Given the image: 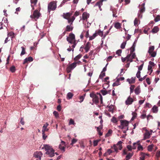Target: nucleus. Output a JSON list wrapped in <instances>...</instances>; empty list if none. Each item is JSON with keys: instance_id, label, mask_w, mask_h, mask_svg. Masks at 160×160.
Masks as SVG:
<instances>
[{"instance_id": "nucleus-1", "label": "nucleus", "mask_w": 160, "mask_h": 160, "mask_svg": "<svg viewBox=\"0 0 160 160\" xmlns=\"http://www.w3.org/2000/svg\"><path fill=\"white\" fill-rule=\"evenodd\" d=\"M90 96L92 98V101L95 104L98 103L99 100H100L101 103H102V97L100 93H97L95 94L94 93H90Z\"/></svg>"}, {"instance_id": "nucleus-24", "label": "nucleus", "mask_w": 160, "mask_h": 160, "mask_svg": "<svg viewBox=\"0 0 160 160\" xmlns=\"http://www.w3.org/2000/svg\"><path fill=\"white\" fill-rule=\"evenodd\" d=\"M71 25H67L66 27V30L67 32H70L72 31L73 29V27L71 26Z\"/></svg>"}, {"instance_id": "nucleus-26", "label": "nucleus", "mask_w": 160, "mask_h": 160, "mask_svg": "<svg viewBox=\"0 0 160 160\" xmlns=\"http://www.w3.org/2000/svg\"><path fill=\"white\" fill-rule=\"evenodd\" d=\"M159 30V28L158 26L154 27L152 30V32L153 33H156L158 32Z\"/></svg>"}, {"instance_id": "nucleus-6", "label": "nucleus", "mask_w": 160, "mask_h": 160, "mask_svg": "<svg viewBox=\"0 0 160 160\" xmlns=\"http://www.w3.org/2000/svg\"><path fill=\"white\" fill-rule=\"evenodd\" d=\"M85 47L82 46L80 48V51L82 52L83 49L84 48L86 52H87L89 50L90 48L91 47V44L90 42H87L85 45Z\"/></svg>"}, {"instance_id": "nucleus-64", "label": "nucleus", "mask_w": 160, "mask_h": 160, "mask_svg": "<svg viewBox=\"0 0 160 160\" xmlns=\"http://www.w3.org/2000/svg\"><path fill=\"white\" fill-rule=\"evenodd\" d=\"M98 141L97 140H94L93 142V146L95 147L98 145Z\"/></svg>"}, {"instance_id": "nucleus-17", "label": "nucleus", "mask_w": 160, "mask_h": 160, "mask_svg": "<svg viewBox=\"0 0 160 160\" xmlns=\"http://www.w3.org/2000/svg\"><path fill=\"white\" fill-rule=\"evenodd\" d=\"M151 134L148 131H147L144 134V138L143 140H145L150 138Z\"/></svg>"}, {"instance_id": "nucleus-59", "label": "nucleus", "mask_w": 160, "mask_h": 160, "mask_svg": "<svg viewBox=\"0 0 160 160\" xmlns=\"http://www.w3.org/2000/svg\"><path fill=\"white\" fill-rule=\"evenodd\" d=\"M138 20L137 18H136L134 21V24L135 26L138 24Z\"/></svg>"}, {"instance_id": "nucleus-35", "label": "nucleus", "mask_w": 160, "mask_h": 160, "mask_svg": "<svg viewBox=\"0 0 160 160\" xmlns=\"http://www.w3.org/2000/svg\"><path fill=\"white\" fill-rule=\"evenodd\" d=\"M73 96V94L71 92H69L67 94V98L68 99H71Z\"/></svg>"}, {"instance_id": "nucleus-51", "label": "nucleus", "mask_w": 160, "mask_h": 160, "mask_svg": "<svg viewBox=\"0 0 160 160\" xmlns=\"http://www.w3.org/2000/svg\"><path fill=\"white\" fill-rule=\"evenodd\" d=\"M97 33L100 36L102 37L103 35V32L99 30L98 31Z\"/></svg>"}, {"instance_id": "nucleus-52", "label": "nucleus", "mask_w": 160, "mask_h": 160, "mask_svg": "<svg viewBox=\"0 0 160 160\" xmlns=\"http://www.w3.org/2000/svg\"><path fill=\"white\" fill-rule=\"evenodd\" d=\"M10 70L12 72H15L16 69L15 68L14 66H12L10 68Z\"/></svg>"}, {"instance_id": "nucleus-60", "label": "nucleus", "mask_w": 160, "mask_h": 160, "mask_svg": "<svg viewBox=\"0 0 160 160\" xmlns=\"http://www.w3.org/2000/svg\"><path fill=\"white\" fill-rule=\"evenodd\" d=\"M42 135L43 139L44 140H45L47 136L45 135V132H42Z\"/></svg>"}, {"instance_id": "nucleus-34", "label": "nucleus", "mask_w": 160, "mask_h": 160, "mask_svg": "<svg viewBox=\"0 0 160 160\" xmlns=\"http://www.w3.org/2000/svg\"><path fill=\"white\" fill-rule=\"evenodd\" d=\"M132 118L131 120L132 121L133 120L137 117V113L135 112H133L132 113Z\"/></svg>"}, {"instance_id": "nucleus-37", "label": "nucleus", "mask_w": 160, "mask_h": 160, "mask_svg": "<svg viewBox=\"0 0 160 160\" xmlns=\"http://www.w3.org/2000/svg\"><path fill=\"white\" fill-rule=\"evenodd\" d=\"M135 87V86L134 85H131V86L130 88V94L133 92Z\"/></svg>"}, {"instance_id": "nucleus-36", "label": "nucleus", "mask_w": 160, "mask_h": 160, "mask_svg": "<svg viewBox=\"0 0 160 160\" xmlns=\"http://www.w3.org/2000/svg\"><path fill=\"white\" fill-rule=\"evenodd\" d=\"M112 132V131L111 129H109L108 132L106 134V137H109L110 136Z\"/></svg>"}, {"instance_id": "nucleus-11", "label": "nucleus", "mask_w": 160, "mask_h": 160, "mask_svg": "<svg viewBox=\"0 0 160 160\" xmlns=\"http://www.w3.org/2000/svg\"><path fill=\"white\" fill-rule=\"evenodd\" d=\"M40 14L38 10H35L33 13V14L31 15L30 17L34 19H38L40 16Z\"/></svg>"}, {"instance_id": "nucleus-7", "label": "nucleus", "mask_w": 160, "mask_h": 160, "mask_svg": "<svg viewBox=\"0 0 160 160\" xmlns=\"http://www.w3.org/2000/svg\"><path fill=\"white\" fill-rule=\"evenodd\" d=\"M122 142L121 141H119L116 144H114L113 146V148L115 151L117 152H118V149L121 150L122 148Z\"/></svg>"}, {"instance_id": "nucleus-32", "label": "nucleus", "mask_w": 160, "mask_h": 160, "mask_svg": "<svg viewBox=\"0 0 160 160\" xmlns=\"http://www.w3.org/2000/svg\"><path fill=\"white\" fill-rule=\"evenodd\" d=\"M133 155L132 153H129L126 156V160H128L131 158Z\"/></svg>"}, {"instance_id": "nucleus-4", "label": "nucleus", "mask_w": 160, "mask_h": 160, "mask_svg": "<svg viewBox=\"0 0 160 160\" xmlns=\"http://www.w3.org/2000/svg\"><path fill=\"white\" fill-rule=\"evenodd\" d=\"M80 62V61H75L74 62L68 65L66 69L67 72L68 73L71 72V71L76 67L77 65H79Z\"/></svg>"}, {"instance_id": "nucleus-29", "label": "nucleus", "mask_w": 160, "mask_h": 160, "mask_svg": "<svg viewBox=\"0 0 160 160\" xmlns=\"http://www.w3.org/2000/svg\"><path fill=\"white\" fill-rule=\"evenodd\" d=\"M119 81H120V79H119V78H117V80H116V82H114L112 86L113 87H114L115 86H117L120 85V84Z\"/></svg>"}, {"instance_id": "nucleus-21", "label": "nucleus", "mask_w": 160, "mask_h": 160, "mask_svg": "<svg viewBox=\"0 0 160 160\" xmlns=\"http://www.w3.org/2000/svg\"><path fill=\"white\" fill-rule=\"evenodd\" d=\"M133 61H122L125 64V67L126 68H128L130 65V63Z\"/></svg>"}, {"instance_id": "nucleus-48", "label": "nucleus", "mask_w": 160, "mask_h": 160, "mask_svg": "<svg viewBox=\"0 0 160 160\" xmlns=\"http://www.w3.org/2000/svg\"><path fill=\"white\" fill-rule=\"evenodd\" d=\"M82 57V54H79L77 55L76 57L74 58V60H78L80 59V58Z\"/></svg>"}, {"instance_id": "nucleus-12", "label": "nucleus", "mask_w": 160, "mask_h": 160, "mask_svg": "<svg viewBox=\"0 0 160 160\" xmlns=\"http://www.w3.org/2000/svg\"><path fill=\"white\" fill-rule=\"evenodd\" d=\"M121 128H124V127H128V125L129 122L126 120H121ZM121 127V126H119Z\"/></svg>"}, {"instance_id": "nucleus-46", "label": "nucleus", "mask_w": 160, "mask_h": 160, "mask_svg": "<svg viewBox=\"0 0 160 160\" xmlns=\"http://www.w3.org/2000/svg\"><path fill=\"white\" fill-rule=\"evenodd\" d=\"M101 92L103 95H106L108 93V92L106 90H101Z\"/></svg>"}, {"instance_id": "nucleus-33", "label": "nucleus", "mask_w": 160, "mask_h": 160, "mask_svg": "<svg viewBox=\"0 0 160 160\" xmlns=\"http://www.w3.org/2000/svg\"><path fill=\"white\" fill-rule=\"evenodd\" d=\"M75 17H74V16H73L72 17V18H70V19L69 18L68 19V23H70L71 22V24H72V22L75 20Z\"/></svg>"}, {"instance_id": "nucleus-16", "label": "nucleus", "mask_w": 160, "mask_h": 160, "mask_svg": "<svg viewBox=\"0 0 160 160\" xmlns=\"http://www.w3.org/2000/svg\"><path fill=\"white\" fill-rule=\"evenodd\" d=\"M103 0H101L99 2H98L96 3L94 7L98 6L99 9L100 11L102 10V9L101 8V6L102 5V2Z\"/></svg>"}, {"instance_id": "nucleus-5", "label": "nucleus", "mask_w": 160, "mask_h": 160, "mask_svg": "<svg viewBox=\"0 0 160 160\" xmlns=\"http://www.w3.org/2000/svg\"><path fill=\"white\" fill-rule=\"evenodd\" d=\"M57 8L56 2L53 1L50 2L48 4V10L50 12L51 11H54Z\"/></svg>"}, {"instance_id": "nucleus-28", "label": "nucleus", "mask_w": 160, "mask_h": 160, "mask_svg": "<svg viewBox=\"0 0 160 160\" xmlns=\"http://www.w3.org/2000/svg\"><path fill=\"white\" fill-rule=\"evenodd\" d=\"M108 108V111L110 112H112V113H113V106L112 105H111L110 106H108L107 107Z\"/></svg>"}, {"instance_id": "nucleus-38", "label": "nucleus", "mask_w": 160, "mask_h": 160, "mask_svg": "<svg viewBox=\"0 0 160 160\" xmlns=\"http://www.w3.org/2000/svg\"><path fill=\"white\" fill-rule=\"evenodd\" d=\"M122 52V50L121 49H119L116 52V54L118 56H120Z\"/></svg>"}, {"instance_id": "nucleus-15", "label": "nucleus", "mask_w": 160, "mask_h": 160, "mask_svg": "<svg viewBox=\"0 0 160 160\" xmlns=\"http://www.w3.org/2000/svg\"><path fill=\"white\" fill-rule=\"evenodd\" d=\"M133 102V99L129 96L125 101V104L127 105H130Z\"/></svg>"}, {"instance_id": "nucleus-2", "label": "nucleus", "mask_w": 160, "mask_h": 160, "mask_svg": "<svg viewBox=\"0 0 160 160\" xmlns=\"http://www.w3.org/2000/svg\"><path fill=\"white\" fill-rule=\"evenodd\" d=\"M44 148L47 152H45L46 154L48 155L50 157H52L54 156V150L53 149L51 146L47 144L43 145L42 149Z\"/></svg>"}, {"instance_id": "nucleus-14", "label": "nucleus", "mask_w": 160, "mask_h": 160, "mask_svg": "<svg viewBox=\"0 0 160 160\" xmlns=\"http://www.w3.org/2000/svg\"><path fill=\"white\" fill-rule=\"evenodd\" d=\"M66 147L65 142L63 141H62L59 145V148L64 152L65 151Z\"/></svg>"}, {"instance_id": "nucleus-19", "label": "nucleus", "mask_w": 160, "mask_h": 160, "mask_svg": "<svg viewBox=\"0 0 160 160\" xmlns=\"http://www.w3.org/2000/svg\"><path fill=\"white\" fill-rule=\"evenodd\" d=\"M72 14L70 12H67L66 13H64L63 15V18L68 20L72 15Z\"/></svg>"}, {"instance_id": "nucleus-23", "label": "nucleus", "mask_w": 160, "mask_h": 160, "mask_svg": "<svg viewBox=\"0 0 160 160\" xmlns=\"http://www.w3.org/2000/svg\"><path fill=\"white\" fill-rule=\"evenodd\" d=\"M148 155V154H146L145 153L141 152L140 153L141 156L140 157V160H144L145 155Z\"/></svg>"}, {"instance_id": "nucleus-40", "label": "nucleus", "mask_w": 160, "mask_h": 160, "mask_svg": "<svg viewBox=\"0 0 160 160\" xmlns=\"http://www.w3.org/2000/svg\"><path fill=\"white\" fill-rule=\"evenodd\" d=\"M21 48L22 49V51L21 52V53L20 55L21 56H22L25 54V48L24 47H21Z\"/></svg>"}, {"instance_id": "nucleus-41", "label": "nucleus", "mask_w": 160, "mask_h": 160, "mask_svg": "<svg viewBox=\"0 0 160 160\" xmlns=\"http://www.w3.org/2000/svg\"><path fill=\"white\" fill-rule=\"evenodd\" d=\"M14 33L12 32H9L8 34V36L9 37H11L12 38H13L14 37Z\"/></svg>"}, {"instance_id": "nucleus-20", "label": "nucleus", "mask_w": 160, "mask_h": 160, "mask_svg": "<svg viewBox=\"0 0 160 160\" xmlns=\"http://www.w3.org/2000/svg\"><path fill=\"white\" fill-rule=\"evenodd\" d=\"M89 14L86 12H84L82 15V19L85 20L89 17Z\"/></svg>"}, {"instance_id": "nucleus-54", "label": "nucleus", "mask_w": 160, "mask_h": 160, "mask_svg": "<svg viewBox=\"0 0 160 160\" xmlns=\"http://www.w3.org/2000/svg\"><path fill=\"white\" fill-rule=\"evenodd\" d=\"M38 2V0H32L31 1V2L32 4H33L34 5H35Z\"/></svg>"}, {"instance_id": "nucleus-42", "label": "nucleus", "mask_w": 160, "mask_h": 160, "mask_svg": "<svg viewBox=\"0 0 160 160\" xmlns=\"http://www.w3.org/2000/svg\"><path fill=\"white\" fill-rule=\"evenodd\" d=\"M111 121L114 123H116L117 122L118 120L116 118L113 117L111 119Z\"/></svg>"}, {"instance_id": "nucleus-8", "label": "nucleus", "mask_w": 160, "mask_h": 160, "mask_svg": "<svg viewBox=\"0 0 160 160\" xmlns=\"http://www.w3.org/2000/svg\"><path fill=\"white\" fill-rule=\"evenodd\" d=\"M154 49V47L153 46H151L149 48L148 52L152 57H155L156 55V52L153 51Z\"/></svg>"}, {"instance_id": "nucleus-27", "label": "nucleus", "mask_w": 160, "mask_h": 160, "mask_svg": "<svg viewBox=\"0 0 160 160\" xmlns=\"http://www.w3.org/2000/svg\"><path fill=\"white\" fill-rule=\"evenodd\" d=\"M135 77L134 78H132L131 79L128 78L127 79V82H129V84L133 83H134L135 82Z\"/></svg>"}, {"instance_id": "nucleus-10", "label": "nucleus", "mask_w": 160, "mask_h": 160, "mask_svg": "<svg viewBox=\"0 0 160 160\" xmlns=\"http://www.w3.org/2000/svg\"><path fill=\"white\" fill-rule=\"evenodd\" d=\"M131 56V59H136V60H138V58H136V55L135 53H133L132 52V53H130V54L128 55L127 57L125 58H123L122 57V60H130L129 58H130Z\"/></svg>"}, {"instance_id": "nucleus-13", "label": "nucleus", "mask_w": 160, "mask_h": 160, "mask_svg": "<svg viewBox=\"0 0 160 160\" xmlns=\"http://www.w3.org/2000/svg\"><path fill=\"white\" fill-rule=\"evenodd\" d=\"M155 65V64L154 63L151 61H150L149 62V65L148 67V70L150 72V74H151L153 71L152 68L153 67H154Z\"/></svg>"}, {"instance_id": "nucleus-56", "label": "nucleus", "mask_w": 160, "mask_h": 160, "mask_svg": "<svg viewBox=\"0 0 160 160\" xmlns=\"http://www.w3.org/2000/svg\"><path fill=\"white\" fill-rule=\"evenodd\" d=\"M84 98V96H81L79 98V99L80 100V101H79L80 103H81L83 101Z\"/></svg>"}, {"instance_id": "nucleus-55", "label": "nucleus", "mask_w": 160, "mask_h": 160, "mask_svg": "<svg viewBox=\"0 0 160 160\" xmlns=\"http://www.w3.org/2000/svg\"><path fill=\"white\" fill-rule=\"evenodd\" d=\"M145 8L144 6H142L140 9L139 12L140 13H142L145 11Z\"/></svg>"}, {"instance_id": "nucleus-22", "label": "nucleus", "mask_w": 160, "mask_h": 160, "mask_svg": "<svg viewBox=\"0 0 160 160\" xmlns=\"http://www.w3.org/2000/svg\"><path fill=\"white\" fill-rule=\"evenodd\" d=\"M137 61L139 62H137L138 64H139V63H141L140 66L138 67V71H140L142 69V67L144 65V62L142 61H140V62H139V61Z\"/></svg>"}, {"instance_id": "nucleus-47", "label": "nucleus", "mask_w": 160, "mask_h": 160, "mask_svg": "<svg viewBox=\"0 0 160 160\" xmlns=\"http://www.w3.org/2000/svg\"><path fill=\"white\" fill-rule=\"evenodd\" d=\"M126 44V42H123L121 45V48L122 49H124Z\"/></svg>"}, {"instance_id": "nucleus-30", "label": "nucleus", "mask_w": 160, "mask_h": 160, "mask_svg": "<svg viewBox=\"0 0 160 160\" xmlns=\"http://www.w3.org/2000/svg\"><path fill=\"white\" fill-rule=\"evenodd\" d=\"M140 88L139 86L137 87L134 90L135 93L137 94H138L140 92Z\"/></svg>"}, {"instance_id": "nucleus-58", "label": "nucleus", "mask_w": 160, "mask_h": 160, "mask_svg": "<svg viewBox=\"0 0 160 160\" xmlns=\"http://www.w3.org/2000/svg\"><path fill=\"white\" fill-rule=\"evenodd\" d=\"M20 123L22 125H24V121L23 118H21Z\"/></svg>"}, {"instance_id": "nucleus-62", "label": "nucleus", "mask_w": 160, "mask_h": 160, "mask_svg": "<svg viewBox=\"0 0 160 160\" xmlns=\"http://www.w3.org/2000/svg\"><path fill=\"white\" fill-rule=\"evenodd\" d=\"M138 150H142L143 148L142 147L141 145H139L138 147Z\"/></svg>"}, {"instance_id": "nucleus-63", "label": "nucleus", "mask_w": 160, "mask_h": 160, "mask_svg": "<svg viewBox=\"0 0 160 160\" xmlns=\"http://www.w3.org/2000/svg\"><path fill=\"white\" fill-rule=\"evenodd\" d=\"M77 141V140L76 139L73 138L72 140V143H71V145H72L74 143H75Z\"/></svg>"}, {"instance_id": "nucleus-49", "label": "nucleus", "mask_w": 160, "mask_h": 160, "mask_svg": "<svg viewBox=\"0 0 160 160\" xmlns=\"http://www.w3.org/2000/svg\"><path fill=\"white\" fill-rule=\"evenodd\" d=\"M53 114L56 118H57L59 117V114L56 111H54L53 112Z\"/></svg>"}, {"instance_id": "nucleus-31", "label": "nucleus", "mask_w": 160, "mask_h": 160, "mask_svg": "<svg viewBox=\"0 0 160 160\" xmlns=\"http://www.w3.org/2000/svg\"><path fill=\"white\" fill-rule=\"evenodd\" d=\"M152 110L153 112L156 113L158 112V107L155 106H154L152 108Z\"/></svg>"}, {"instance_id": "nucleus-61", "label": "nucleus", "mask_w": 160, "mask_h": 160, "mask_svg": "<svg viewBox=\"0 0 160 160\" xmlns=\"http://www.w3.org/2000/svg\"><path fill=\"white\" fill-rule=\"evenodd\" d=\"M130 53H132V52H133L135 50V48H134V46L130 48Z\"/></svg>"}, {"instance_id": "nucleus-39", "label": "nucleus", "mask_w": 160, "mask_h": 160, "mask_svg": "<svg viewBox=\"0 0 160 160\" xmlns=\"http://www.w3.org/2000/svg\"><path fill=\"white\" fill-rule=\"evenodd\" d=\"M75 123L74 120L72 118H71L70 119L69 122V125L72 124L73 125H75Z\"/></svg>"}, {"instance_id": "nucleus-57", "label": "nucleus", "mask_w": 160, "mask_h": 160, "mask_svg": "<svg viewBox=\"0 0 160 160\" xmlns=\"http://www.w3.org/2000/svg\"><path fill=\"white\" fill-rule=\"evenodd\" d=\"M140 73L141 72L140 71H138L136 74V77L138 78H139L140 77Z\"/></svg>"}, {"instance_id": "nucleus-25", "label": "nucleus", "mask_w": 160, "mask_h": 160, "mask_svg": "<svg viewBox=\"0 0 160 160\" xmlns=\"http://www.w3.org/2000/svg\"><path fill=\"white\" fill-rule=\"evenodd\" d=\"M121 24L119 22H115L114 23V27L117 29H119L121 27Z\"/></svg>"}, {"instance_id": "nucleus-50", "label": "nucleus", "mask_w": 160, "mask_h": 160, "mask_svg": "<svg viewBox=\"0 0 160 160\" xmlns=\"http://www.w3.org/2000/svg\"><path fill=\"white\" fill-rule=\"evenodd\" d=\"M153 146L152 145H149L148 147V151H152L153 148Z\"/></svg>"}, {"instance_id": "nucleus-45", "label": "nucleus", "mask_w": 160, "mask_h": 160, "mask_svg": "<svg viewBox=\"0 0 160 160\" xmlns=\"http://www.w3.org/2000/svg\"><path fill=\"white\" fill-rule=\"evenodd\" d=\"M113 12V17H117V16L116 15V13H117V11L116 9H113L112 11Z\"/></svg>"}, {"instance_id": "nucleus-43", "label": "nucleus", "mask_w": 160, "mask_h": 160, "mask_svg": "<svg viewBox=\"0 0 160 160\" xmlns=\"http://www.w3.org/2000/svg\"><path fill=\"white\" fill-rule=\"evenodd\" d=\"M105 76V73L104 72H102L99 75V78H102L104 77Z\"/></svg>"}, {"instance_id": "nucleus-53", "label": "nucleus", "mask_w": 160, "mask_h": 160, "mask_svg": "<svg viewBox=\"0 0 160 160\" xmlns=\"http://www.w3.org/2000/svg\"><path fill=\"white\" fill-rule=\"evenodd\" d=\"M139 144L138 143H133V146L132 147V149H135L137 147V145H138Z\"/></svg>"}, {"instance_id": "nucleus-3", "label": "nucleus", "mask_w": 160, "mask_h": 160, "mask_svg": "<svg viewBox=\"0 0 160 160\" xmlns=\"http://www.w3.org/2000/svg\"><path fill=\"white\" fill-rule=\"evenodd\" d=\"M67 40L70 43H73V45L72 46L73 48L75 47L76 43L75 39V36L72 33H70L69 37L67 38Z\"/></svg>"}, {"instance_id": "nucleus-9", "label": "nucleus", "mask_w": 160, "mask_h": 160, "mask_svg": "<svg viewBox=\"0 0 160 160\" xmlns=\"http://www.w3.org/2000/svg\"><path fill=\"white\" fill-rule=\"evenodd\" d=\"M42 153L41 151H37L35 152L33 154L34 157L36 159L35 160H41Z\"/></svg>"}, {"instance_id": "nucleus-44", "label": "nucleus", "mask_w": 160, "mask_h": 160, "mask_svg": "<svg viewBox=\"0 0 160 160\" xmlns=\"http://www.w3.org/2000/svg\"><path fill=\"white\" fill-rule=\"evenodd\" d=\"M160 20V16L158 15L154 19V21L156 22Z\"/></svg>"}, {"instance_id": "nucleus-18", "label": "nucleus", "mask_w": 160, "mask_h": 160, "mask_svg": "<svg viewBox=\"0 0 160 160\" xmlns=\"http://www.w3.org/2000/svg\"><path fill=\"white\" fill-rule=\"evenodd\" d=\"M48 125L49 124L47 122H46L45 124H44L42 127V132H45L48 131L49 129L47 128Z\"/></svg>"}]
</instances>
